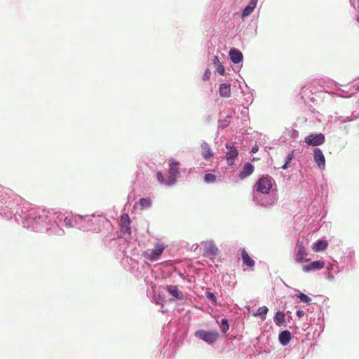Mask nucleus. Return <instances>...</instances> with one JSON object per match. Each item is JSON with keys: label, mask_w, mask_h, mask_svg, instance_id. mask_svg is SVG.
Returning a JSON list of instances; mask_svg holds the SVG:
<instances>
[{"label": "nucleus", "mask_w": 359, "mask_h": 359, "mask_svg": "<svg viewBox=\"0 0 359 359\" xmlns=\"http://www.w3.org/2000/svg\"><path fill=\"white\" fill-rule=\"evenodd\" d=\"M201 147V154L205 160L208 161L214 156V153L207 142H203Z\"/></svg>", "instance_id": "nucleus-10"}, {"label": "nucleus", "mask_w": 359, "mask_h": 359, "mask_svg": "<svg viewBox=\"0 0 359 359\" xmlns=\"http://www.w3.org/2000/svg\"><path fill=\"white\" fill-rule=\"evenodd\" d=\"M257 0H250L248 5L244 8L242 13V18H245L250 15L256 8Z\"/></svg>", "instance_id": "nucleus-16"}, {"label": "nucleus", "mask_w": 359, "mask_h": 359, "mask_svg": "<svg viewBox=\"0 0 359 359\" xmlns=\"http://www.w3.org/2000/svg\"><path fill=\"white\" fill-rule=\"evenodd\" d=\"M296 315L298 316V317H302L304 315V312L302 311V310H298L297 312H296Z\"/></svg>", "instance_id": "nucleus-33"}, {"label": "nucleus", "mask_w": 359, "mask_h": 359, "mask_svg": "<svg viewBox=\"0 0 359 359\" xmlns=\"http://www.w3.org/2000/svg\"><path fill=\"white\" fill-rule=\"evenodd\" d=\"M206 297L208 298V299H212L214 302H216V297L215 296L214 293L212 292H207L206 293Z\"/></svg>", "instance_id": "nucleus-31"}, {"label": "nucleus", "mask_w": 359, "mask_h": 359, "mask_svg": "<svg viewBox=\"0 0 359 359\" xmlns=\"http://www.w3.org/2000/svg\"><path fill=\"white\" fill-rule=\"evenodd\" d=\"M229 326L226 319H222L221 321V330L223 333H226L229 330Z\"/></svg>", "instance_id": "nucleus-28"}, {"label": "nucleus", "mask_w": 359, "mask_h": 359, "mask_svg": "<svg viewBox=\"0 0 359 359\" xmlns=\"http://www.w3.org/2000/svg\"><path fill=\"white\" fill-rule=\"evenodd\" d=\"M195 336L200 339L211 344L215 343L219 338V333L217 331H206L199 330L195 332Z\"/></svg>", "instance_id": "nucleus-1"}, {"label": "nucleus", "mask_w": 359, "mask_h": 359, "mask_svg": "<svg viewBox=\"0 0 359 359\" xmlns=\"http://www.w3.org/2000/svg\"><path fill=\"white\" fill-rule=\"evenodd\" d=\"M179 162L170 160L169 163V176L167 179L166 185L170 186L175 183L177 177L180 175Z\"/></svg>", "instance_id": "nucleus-2"}, {"label": "nucleus", "mask_w": 359, "mask_h": 359, "mask_svg": "<svg viewBox=\"0 0 359 359\" xmlns=\"http://www.w3.org/2000/svg\"><path fill=\"white\" fill-rule=\"evenodd\" d=\"M70 220H68V222H66V224H69Z\"/></svg>", "instance_id": "nucleus-35"}, {"label": "nucleus", "mask_w": 359, "mask_h": 359, "mask_svg": "<svg viewBox=\"0 0 359 359\" xmlns=\"http://www.w3.org/2000/svg\"><path fill=\"white\" fill-rule=\"evenodd\" d=\"M213 63L216 66L217 70L220 75H224L225 73V69L224 66L219 62V58L217 56H215L213 58Z\"/></svg>", "instance_id": "nucleus-23"}, {"label": "nucleus", "mask_w": 359, "mask_h": 359, "mask_svg": "<svg viewBox=\"0 0 359 359\" xmlns=\"http://www.w3.org/2000/svg\"><path fill=\"white\" fill-rule=\"evenodd\" d=\"M254 171V166L250 163H246L244 165L243 170L239 173V177L241 179H245V177L250 175Z\"/></svg>", "instance_id": "nucleus-14"}, {"label": "nucleus", "mask_w": 359, "mask_h": 359, "mask_svg": "<svg viewBox=\"0 0 359 359\" xmlns=\"http://www.w3.org/2000/svg\"><path fill=\"white\" fill-rule=\"evenodd\" d=\"M278 339H279L280 343L282 345L285 346V345L288 344V343L290 342V341L291 339L290 332L288 330L282 331L279 334Z\"/></svg>", "instance_id": "nucleus-17"}, {"label": "nucleus", "mask_w": 359, "mask_h": 359, "mask_svg": "<svg viewBox=\"0 0 359 359\" xmlns=\"http://www.w3.org/2000/svg\"><path fill=\"white\" fill-rule=\"evenodd\" d=\"M139 203L142 210L149 208L151 206V201L149 198H142L140 199Z\"/></svg>", "instance_id": "nucleus-24"}, {"label": "nucleus", "mask_w": 359, "mask_h": 359, "mask_svg": "<svg viewBox=\"0 0 359 359\" xmlns=\"http://www.w3.org/2000/svg\"><path fill=\"white\" fill-rule=\"evenodd\" d=\"M229 118L230 117L227 116L226 118L219 121V127H221L222 128H225L226 127H227L230 123Z\"/></svg>", "instance_id": "nucleus-29"}, {"label": "nucleus", "mask_w": 359, "mask_h": 359, "mask_svg": "<svg viewBox=\"0 0 359 359\" xmlns=\"http://www.w3.org/2000/svg\"><path fill=\"white\" fill-rule=\"evenodd\" d=\"M294 158V151H290L287 157L285 163L281 166L283 169H287L290 161Z\"/></svg>", "instance_id": "nucleus-25"}, {"label": "nucleus", "mask_w": 359, "mask_h": 359, "mask_svg": "<svg viewBox=\"0 0 359 359\" xmlns=\"http://www.w3.org/2000/svg\"><path fill=\"white\" fill-rule=\"evenodd\" d=\"M156 177H157V180H158V181L161 184H165V185H166V182H167V180H165L163 178V174H162L161 172H157V173H156Z\"/></svg>", "instance_id": "nucleus-30"}, {"label": "nucleus", "mask_w": 359, "mask_h": 359, "mask_svg": "<svg viewBox=\"0 0 359 359\" xmlns=\"http://www.w3.org/2000/svg\"><path fill=\"white\" fill-rule=\"evenodd\" d=\"M242 259L245 265L249 267H253L255 265V261L250 257L245 249H242Z\"/></svg>", "instance_id": "nucleus-19"}, {"label": "nucleus", "mask_w": 359, "mask_h": 359, "mask_svg": "<svg viewBox=\"0 0 359 359\" xmlns=\"http://www.w3.org/2000/svg\"><path fill=\"white\" fill-rule=\"evenodd\" d=\"M258 151V147L255 146L252 149V153H255Z\"/></svg>", "instance_id": "nucleus-34"}, {"label": "nucleus", "mask_w": 359, "mask_h": 359, "mask_svg": "<svg viewBox=\"0 0 359 359\" xmlns=\"http://www.w3.org/2000/svg\"><path fill=\"white\" fill-rule=\"evenodd\" d=\"M226 147L228 149V151L226 154L227 163L228 165H232L234 163L235 158L238 156V150L235 147H232L229 144H226Z\"/></svg>", "instance_id": "nucleus-8"}, {"label": "nucleus", "mask_w": 359, "mask_h": 359, "mask_svg": "<svg viewBox=\"0 0 359 359\" xmlns=\"http://www.w3.org/2000/svg\"><path fill=\"white\" fill-rule=\"evenodd\" d=\"M70 220H68V222H66V224H69Z\"/></svg>", "instance_id": "nucleus-36"}, {"label": "nucleus", "mask_w": 359, "mask_h": 359, "mask_svg": "<svg viewBox=\"0 0 359 359\" xmlns=\"http://www.w3.org/2000/svg\"><path fill=\"white\" fill-rule=\"evenodd\" d=\"M204 181L207 183L214 182L215 181L216 177L214 174L207 173L204 175Z\"/></svg>", "instance_id": "nucleus-27"}, {"label": "nucleus", "mask_w": 359, "mask_h": 359, "mask_svg": "<svg viewBox=\"0 0 359 359\" xmlns=\"http://www.w3.org/2000/svg\"><path fill=\"white\" fill-rule=\"evenodd\" d=\"M298 250L296 255V261L297 262L302 263L304 261L307 262L309 259H305V257L307 256L308 253L303 245L302 243H297Z\"/></svg>", "instance_id": "nucleus-11"}, {"label": "nucleus", "mask_w": 359, "mask_h": 359, "mask_svg": "<svg viewBox=\"0 0 359 359\" xmlns=\"http://www.w3.org/2000/svg\"><path fill=\"white\" fill-rule=\"evenodd\" d=\"M205 255L208 257H215L218 252V248L212 243H207L205 246Z\"/></svg>", "instance_id": "nucleus-13"}, {"label": "nucleus", "mask_w": 359, "mask_h": 359, "mask_svg": "<svg viewBox=\"0 0 359 359\" xmlns=\"http://www.w3.org/2000/svg\"><path fill=\"white\" fill-rule=\"evenodd\" d=\"M327 242L326 241L318 240L313 246V250L315 252L325 250L327 247Z\"/></svg>", "instance_id": "nucleus-20"}, {"label": "nucleus", "mask_w": 359, "mask_h": 359, "mask_svg": "<svg viewBox=\"0 0 359 359\" xmlns=\"http://www.w3.org/2000/svg\"><path fill=\"white\" fill-rule=\"evenodd\" d=\"M130 220L127 214H123L121 217V231L123 233H130Z\"/></svg>", "instance_id": "nucleus-9"}, {"label": "nucleus", "mask_w": 359, "mask_h": 359, "mask_svg": "<svg viewBox=\"0 0 359 359\" xmlns=\"http://www.w3.org/2000/svg\"><path fill=\"white\" fill-rule=\"evenodd\" d=\"M229 57L231 60L235 64L239 63L243 60L242 53L236 48H232L230 50Z\"/></svg>", "instance_id": "nucleus-12"}, {"label": "nucleus", "mask_w": 359, "mask_h": 359, "mask_svg": "<svg viewBox=\"0 0 359 359\" xmlns=\"http://www.w3.org/2000/svg\"><path fill=\"white\" fill-rule=\"evenodd\" d=\"M356 90L359 91V86L357 87Z\"/></svg>", "instance_id": "nucleus-37"}, {"label": "nucleus", "mask_w": 359, "mask_h": 359, "mask_svg": "<svg viewBox=\"0 0 359 359\" xmlns=\"http://www.w3.org/2000/svg\"><path fill=\"white\" fill-rule=\"evenodd\" d=\"M357 20H358V22H359V16L358 17Z\"/></svg>", "instance_id": "nucleus-38"}, {"label": "nucleus", "mask_w": 359, "mask_h": 359, "mask_svg": "<svg viewBox=\"0 0 359 359\" xmlns=\"http://www.w3.org/2000/svg\"><path fill=\"white\" fill-rule=\"evenodd\" d=\"M313 158L315 162L317 163L318 166L320 169H324L325 167V158L323 151L318 149L316 148L313 150Z\"/></svg>", "instance_id": "nucleus-6"}, {"label": "nucleus", "mask_w": 359, "mask_h": 359, "mask_svg": "<svg viewBox=\"0 0 359 359\" xmlns=\"http://www.w3.org/2000/svg\"><path fill=\"white\" fill-rule=\"evenodd\" d=\"M210 74H211V72L210 71V69H206L205 72H204V75H203V80H207L210 78Z\"/></svg>", "instance_id": "nucleus-32"}, {"label": "nucleus", "mask_w": 359, "mask_h": 359, "mask_svg": "<svg viewBox=\"0 0 359 359\" xmlns=\"http://www.w3.org/2000/svg\"><path fill=\"white\" fill-rule=\"evenodd\" d=\"M272 178L269 176H263L257 181V189L258 191L266 194H269L272 188Z\"/></svg>", "instance_id": "nucleus-3"}, {"label": "nucleus", "mask_w": 359, "mask_h": 359, "mask_svg": "<svg viewBox=\"0 0 359 359\" xmlns=\"http://www.w3.org/2000/svg\"><path fill=\"white\" fill-rule=\"evenodd\" d=\"M219 92L220 96L227 98L231 96V87L230 84L222 83L219 86Z\"/></svg>", "instance_id": "nucleus-18"}, {"label": "nucleus", "mask_w": 359, "mask_h": 359, "mask_svg": "<svg viewBox=\"0 0 359 359\" xmlns=\"http://www.w3.org/2000/svg\"><path fill=\"white\" fill-rule=\"evenodd\" d=\"M164 248L165 247L163 244L157 243L150 253H145V256L150 260H156L163 252Z\"/></svg>", "instance_id": "nucleus-5"}, {"label": "nucleus", "mask_w": 359, "mask_h": 359, "mask_svg": "<svg viewBox=\"0 0 359 359\" xmlns=\"http://www.w3.org/2000/svg\"><path fill=\"white\" fill-rule=\"evenodd\" d=\"M285 315L283 312L278 311L274 316V321L277 325H280L285 323Z\"/></svg>", "instance_id": "nucleus-22"}, {"label": "nucleus", "mask_w": 359, "mask_h": 359, "mask_svg": "<svg viewBox=\"0 0 359 359\" xmlns=\"http://www.w3.org/2000/svg\"><path fill=\"white\" fill-rule=\"evenodd\" d=\"M167 291L177 299H182L184 296L182 292L180 291L177 286L169 285L166 287Z\"/></svg>", "instance_id": "nucleus-15"}, {"label": "nucleus", "mask_w": 359, "mask_h": 359, "mask_svg": "<svg viewBox=\"0 0 359 359\" xmlns=\"http://www.w3.org/2000/svg\"><path fill=\"white\" fill-rule=\"evenodd\" d=\"M324 266H325V262L323 261H320V260L314 261L310 264L304 265L302 267V270L304 272L307 273V272H309L311 271L321 269L324 267Z\"/></svg>", "instance_id": "nucleus-7"}, {"label": "nucleus", "mask_w": 359, "mask_h": 359, "mask_svg": "<svg viewBox=\"0 0 359 359\" xmlns=\"http://www.w3.org/2000/svg\"><path fill=\"white\" fill-rule=\"evenodd\" d=\"M302 302L309 304L311 302V299L304 293H299L296 295Z\"/></svg>", "instance_id": "nucleus-26"}, {"label": "nucleus", "mask_w": 359, "mask_h": 359, "mask_svg": "<svg viewBox=\"0 0 359 359\" xmlns=\"http://www.w3.org/2000/svg\"><path fill=\"white\" fill-rule=\"evenodd\" d=\"M268 311V308L265 306L259 307L254 316L259 317L263 321L266 319V315L267 314Z\"/></svg>", "instance_id": "nucleus-21"}, {"label": "nucleus", "mask_w": 359, "mask_h": 359, "mask_svg": "<svg viewBox=\"0 0 359 359\" xmlns=\"http://www.w3.org/2000/svg\"><path fill=\"white\" fill-rule=\"evenodd\" d=\"M325 142V136L320 133V134H312L309 136H307L305 138V142L308 145H312V146H318L321 145Z\"/></svg>", "instance_id": "nucleus-4"}]
</instances>
